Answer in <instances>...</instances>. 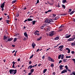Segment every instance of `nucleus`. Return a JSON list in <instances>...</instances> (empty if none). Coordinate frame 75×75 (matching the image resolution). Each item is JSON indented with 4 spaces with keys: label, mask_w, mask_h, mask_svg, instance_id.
I'll use <instances>...</instances> for the list:
<instances>
[{
    "label": "nucleus",
    "mask_w": 75,
    "mask_h": 75,
    "mask_svg": "<svg viewBox=\"0 0 75 75\" xmlns=\"http://www.w3.org/2000/svg\"><path fill=\"white\" fill-rule=\"evenodd\" d=\"M9 72L11 74H16L17 73V70H13L11 69L9 70Z\"/></svg>",
    "instance_id": "nucleus-1"
},
{
    "label": "nucleus",
    "mask_w": 75,
    "mask_h": 75,
    "mask_svg": "<svg viewBox=\"0 0 75 75\" xmlns=\"http://www.w3.org/2000/svg\"><path fill=\"white\" fill-rule=\"evenodd\" d=\"M64 55L63 54L62 55L60 54L58 56V59H60V58H61V59H63L64 58Z\"/></svg>",
    "instance_id": "nucleus-2"
},
{
    "label": "nucleus",
    "mask_w": 75,
    "mask_h": 75,
    "mask_svg": "<svg viewBox=\"0 0 75 75\" xmlns=\"http://www.w3.org/2000/svg\"><path fill=\"white\" fill-rule=\"evenodd\" d=\"M63 47L64 45H61L59 47V48H60V49H59V50L60 51H62L63 50V49H62V48H63Z\"/></svg>",
    "instance_id": "nucleus-3"
},
{
    "label": "nucleus",
    "mask_w": 75,
    "mask_h": 75,
    "mask_svg": "<svg viewBox=\"0 0 75 75\" xmlns=\"http://www.w3.org/2000/svg\"><path fill=\"white\" fill-rule=\"evenodd\" d=\"M16 62H12V64H13V66H12V68H16V67H17V66H16V67H14V65H15V64H16Z\"/></svg>",
    "instance_id": "nucleus-4"
},
{
    "label": "nucleus",
    "mask_w": 75,
    "mask_h": 75,
    "mask_svg": "<svg viewBox=\"0 0 75 75\" xmlns=\"http://www.w3.org/2000/svg\"><path fill=\"white\" fill-rule=\"evenodd\" d=\"M64 67V65H60L59 66V67L60 68V71H61V70H62V69H63L62 68H63Z\"/></svg>",
    "instance_id": "nucleus-5"
},
{
    "label": "nucleus",
    "mask_w": 75,
    "mask_h": 75,
    "mask_svg": "<svg viewBox=\"0 0 75 75\" xmlns=\"http://www.w3.org/2000/svg\"><path fill=\"white\" fill-rule=\"evenodd\" d=\"M4 3H5V2L1 4V8H4Z\"/></svg>",
    "instance_id": "nucleus-6"
},
{
    "label": "nucleus",
    "mask_w": 75,
    "mask_h": 75,
    "mask_svg": "<svg viewBox=\"0 0 75 75\" xmlns=\"http://www.w3.org/2000/svg\"><path fill=\"white\" fill-rule=\"evenodd\" d=\"M13 40V38H10L9 39H8L7 41H6V42H7L8 41H12Z\"/></svg>",
    "instance_id": "nucleus-7"
},
{
    "label": "nucleus",
    "mask_w": 75,
    "mask_h": 75,
    "mask_svg": "<svg viewBox=\"0 0 75 75\" xmlns=\"http://www.w3.org/2000/svg\"><path fill=\"white\" fill-rule=\"evenodd\" d=\"M66 50H68V52H67V53H68V54H69V53H70L71 50L69 49L68 48H66Z\"/></svg>",
    "instance_id": "nucleus-8"
},
{
    "label": "nucleus",
    "mask_w": 75,
    "mask_h": 75,
    "mask_svg": "<svg viewBox=\"0 0 75 75\" xmlns=\"http://www.w3.org/2000/svg\"><path fill=\"white\" fill-rule=\"evenodd\" d=\"M74 38H70L69 39L67 40L68 41H74Z\"/></svg>",
    "instance_id": "nucleus-9"
},
{
    "label": "nucleus",
    "mask_w": 75,
    "mask_h": 75,
    "mask_svg": "<svg viewBox=\"0 0 75 75\" xmlns=\"http://www.w3.org/2000/svg\"><path fill=\"white\" fill-rule=\"evenodd\" d=\"M65 72H67V70L64 69V70L62 71L61 72V74H64V73H65Z\"/></svg>",
    "instance_id": "nucleus-10"
},
{
    "label": "nucleus",
    "mask_w": 75,
    "mask_h": 75,
    "mask_svg": "<svg viewBox=\"0 0 75 75\" xmlns=\"http://www.w3.org/2000/svg\"><path fill=\"white\" fill-rule=\"evenodd\" d=\"M32 47H33V48H34L35 46V44L34 43V42H33L32 44Z\"/></svg>",
    "instance_id": "nucleus-11"
},
{
    "label": "nucleus",
    "mask_w": 75,
    "mask_h": 75,
    "mask_svg": "<svg viewBox=\"0 0 75 75\" xmlns=\"http://www.w3.org/2000/svg\"><path fill=\"white\" fill-rule=\"evenodd\" d=\"M24 35H25L26 37H27V39H28V35L27 34V33L25 32L24 33Z\"/></svg>",
    "instance_id": "nucleus-12"
},
{
    "label": "nucleus",
    "mask_w": 75,
    "mask_h": 75,
    "mask_svg": "<svg viewBox=\"0 0 75 75\" xmlns=\"http://www.w3.org/2000/svg\"><path fill=\"white\" fill-rule=\"evenodd\" d=\"M49 21L50 22H48V24H51V22H54V21H53V20H52V19H50Z\"/></svg>",
    "instance_id": "nucleus-13"
},
{
    "label": "nucleus",
    "mask_w": 75,
    "mask_h": 75,
    "mask_svg": "<svg viewBox=\"0 0 75 75\" xmlns=\"http://www.w3.org/2000/svg\"><path fill=\"white\" fill-rule=\"evenodd\" d=\"M54 35V32H52L51 33L49 34L50 36H52Z\"/></svg>",
    "instance_id": "nucleus-14"
},
{
    "label": "nucleus",
    "mask_w": 75,
    "mask_h": 75,
    "mask_svg": "<svg viewBox=\"0 0 75 75\" xmlns=\"http://www.w3.org/2000/svg\"><path fill=\"white\" fill-rule=\"evenodd\" d=\"M33 68V67H32V65H30L29 67H28V69H31V68Z\"/></svg>",
    "instance_id": "nucleus-15"
},
{
    "label": "nucleus",
    "mask_w": 75,
    "mask_h": 75,
    "mask_svg": "<svg viewBox=\"0 0 75 75\" xmlns=\"http://www.w3.org/2000/svg\"><path fill=\"white\" fill-rule=\"evenodd\" d=\"M67 14V13H62L61 14H59L60 16H66Z\"/></svg>",
    "instance_id": "nucleus-16"
},
{
    "label": "nucleus",
    "mask_w": 75,
    "mask_h": 75,
    "mask_svg": "<svg viewBox=\"0 0 75 75\" xmlns=\"http://www.w3.org/2000/svg\"><path fill=\"white\" fill-rule=\"evenodd\" d=\"M35 22H37V21H32V24L33 25H34L35 24Z\"/></svg>",
    "instance_id": "nucleus-17"
},
{
    "label": "nucleus",
    "mask_w": 75,
    "mask_h": 75,
    "mask_svg": "<svg viewBox=\"0 0 75 75\" xmlns=\"http://www.w3.org/2000/svg\"><path fill=\"white\" fill-rule=\"evenodd\" d=\"M45 23H48V19L47 18L45 21Z\"/></svg>",
    "instance_id": "nucleus-18"
},
{
    "label": "nucleus",
    "mask_w": 75,
    "mask_h": 75,
    "mask_svg": "<svg viewBox=\"0 0 75 75\" xmlns=\"http://www.w3.org/2000/svg\"><path fill=\"white\" fill-rule=\"evenodd\" d=\"M59 37H57L56 38H55L54 40H59Z\"/></svg>",
    "instance_id": "nucleus-19"
},
{
    "label": "nucleus",
    "mask_w": 75,
    "mask_h": 75,
    "mask_svg": "<svg viewBox=\"0 0 75 75\" xmlns=\"http://www.w3.org/2000/svg\"><path fill=\"white\" fill-rule=\"evenodd\" d=\"M73 74V75L72 74ZM75 75V71H73L72 72L71 74H70L69 75Z\"/></svg>",
    "instance_id": "nucleus-20"
},
{
    "label": "nucleus",
    "mask_w": 75,
    "mask_h": 75,
    "mask_svg": "<svg viewBox=\"0 0 75 75\" xmlns=\"http://www.w3.org/2000/svg\"><path fill=\"white\" fill-rule=\"evenodd\" d=\"M47 71V69H44L43 71V73L45 74V72H46Z\"/></svg>",
    "instance_id": "nucleus-21"
},
{
    "label": "nucleus",
    "mask_w": 75,
    "mask_h": 75,
    "mask_svg": "<svg viewBox=\"0 0 75 75\" xmlns=\"http://www.w3.org/2000/svg\"><path fill=\"white\" fill-rule=\"evenodd\" d=\"M28 21H33V19L31 18H28Z\"/></svg>",
    "instance_id": "nucleus-22"
},
{
    "label": "nucleus",
    "mask_w": 75,
    "mask_h": 75,
    "mask_svg": "<svg viewBox=\"0 0 75 75\" xmlns=\"http://www.w3.org/2000/svg\"><path fill=\"white\" fill-rule=\"evenodd\" d=\"M41 38H42V36H41L40 37V38H38L37 40V41H40Z\"/></svg>",
    "instance_id": "nucleus-23"
},
{
    "label": "nucleus",
    "mask_w": 75,
    "mask_h": 75,
    "mask_svg": "<svg viewBox=\"0 0 75 75\" xmlns=\"http://www.w3.org/2000/svg\"><path fill=\"white\" fill-rule=\"evenodd\" d=\"M34 69H33L30 70V72L32 73L33 72H34Z\"/></svg>",
    "instance_id": "nucleus-24"
},
{
    "label": "nucleus",
    "mask_w": 75,
    "mask_h": 75,
    "mask_svg": "<svg viewBox=\"0 0 75 75\" xmlns=\"http://www.w3.org/2000/svg\"><path fill=\"white\" fill-rule=\"evenodd\" d=\"M47 29V31H50V27H48L46 28Z\"/></svg>",
    "instance_id": "nucleus-25"
},
{
    "label": "nucleus",
    "mask_w": 75,
    "mask_h": 75,
    "mask_svg": "<svg viewBox=\"0 0 75 75\" xmlns=\"http://www.w3.org/2000/svg\"><path fill=\"white\" fill-rule=\"evenodd\" d=\"M7 37H6V36L4 35V36L3 40H6V39H7Z\"/></svg>",
    "instance_id": "nucleus-26"
},
{
    "label": "nucleus",
    "mask_w": 75,
    "mask_h": 75,
    "mask_svg": "<svg viewBox=\"0 0 75 75\" xmlns=\"http://www.w3.org/2000/svg\"><path fill=\"white\" fill-rule=\"evenodd\" d=\"M71 35H69L66 37V38H69V37H71Z\"/></svg>",
    "instance_id": "nucleus-27"
},
{
    "label": "nucleus",
    "mask_w": 75,
    "mask_h": 75,
    "mask_svg": "<svg viewBox=\"0 0 75 75\" xmlns=\"http://www.w3.org/2000/svg\"><path fill=\"white\" fill-rule=\"evenodd\" d=\"M50 61H51L52 62H54V59L52 58L51 60H50Z\"/></svg>",
    "instance_id": "nucleus-28"
},
{
    "label": "nucleus",
    "mask_w": 75,
    "mask_h": 75,
    "mask_svg": "<svg viewBox=\"0 0 75 75\" xmlns=\"http://www.w3.org/2000/svg\"><path fill=\"white\" fill-rule=\"evenodd\" d=\"M62 2L63 3H67V0H63Z\"/></svg>",
    "instance_id": "nucleus-29"
},
{
    "label": "nucleus",
    "mask_w": 75,
    "mask_h": 75,
    "mask_svg": "<svg viewBox=\"0 0 75 75\" xmlns=\"http://www.w3.org/2000/svg\"><path fill=\"white\" fill-rule=\"evenodd\" d=\"M62 8H63L64 9H65V6L64 5H62Z\"/></svg>",
    "instance_id": "nucleus-30"
},
{
    "label": "nucleus",
    "mask_w": 75,
    "mask_h": 75,
    "mask_svg": "<svg viewBox=\"0 0 75 75\" xmlns=\"http://www.w3.org/2000/svg\"><path fill=\"white\" fill-rule=\"evenodd\" d=\"M33 57H34V54H32L31 56H30L29 59H31Z\"/></svg>",
    "instance_id": "nucleus-31"
},
{
    "label": "nucleus",
    "mask_w": 75,
    "mask_h": 75,
    "mask_svg": "<svg viewBox=\"0 0 75 75\" xmlns=\"http://www.w3.org/2000/svg\"><path fill=\"white\" fill-rule=\"evenodd\" d=\"M66 58H71V56H66Z\"/></svg>",
    "instance_id": "nucleus-32"
},
{
    "label": "nucleus",
    "mask_w": 75,
    "mask_h": 75,
    "mask_svg": "<svg viewBox=\"0 0 75 75\" xmlns=\"http://www.w3.org/2000/svg\"><path fill=\"white\" fill-rule=\"evenodd\" d=\"M16 0L13 1H12V4H14V3H16Z\"/></svg>",
    "instance_id": "nucleus-33"
},
{
    "label": "nucleus",
    "mask_w": 75,
    "mask_h": 75,
    "mask_svg": "<svg viewBox=\"0 0 75 75\" xmlns=\"http://www.w3.org/2000/svg\"><path fill=\"white\" fill-rule=\"evenodd\" d=\"M16 17H18V16H19V13H16Z\"/></svg>",
    "instance_id": "nucleus-34"
},
{
    "label": "nucleus",
    "mask_w": 75,
    "mask_h": 75,
    "mask_svg": "<svg viewBox=\"0 0 75 75\" xmlns=\"http://www.w3.org/2000/svg\"><path fill=\"white\" fill-rule=\"evenodd\" d=\"M59 18V17H56L55 18V20H58Z\"/></svg>",
    "instance_id": "nucleus-35"
},
{
    "label": "nucleus",
    "mask_w": 75,
    "mask_h": 75,
    "mask_svg": "<svg viewBox=\"0 0 75 75\" xmlns=\"http://www.w3.org/2000/svg\"><path fill=\"white\" fill-rule=\"evenodd\" d=\"M63 25H61L60 27H59V29L60 28H62V27H63L64 26H62Z\"/></svg>",
    "instance_id": "nucleus-36"
},
{
    "label": "nucleus",
    "mask_w": 75,
    "mask_h": 75,
    "mask_svg": "<svg viewBox=\"0 0 75 75\" xmlns=\"http://www.w3.org/2000/svg\"><path fill=\"white\" fill-rule=\"evenodd\" d=\"M51 67H54V64H52L50 65Z\"/></svg>",
    "instance_id": "nucleus-37"
},
{
    "label": "nucleus",
    "mask_w": 75,
    "mask_h": 75,
    "mask_svg": "<svg viewBox=\"0 0 75 75\" xmlns=\"http://www.w3.org/2000/svg\"><path fill=\"white\" fill-rule=\"evenodd\" d=\"M74 13V11H71L70 13V14L71 15V14H73V13Z\"/></svg>",
    "instance_id": "nucleus-38"
},
{
    "label": "nucleus",
    "mask_w": 75,
    "mask_h": 75,
    "mask_svg": "<svg viewBox=\"0 0 75 75\" xmlns=\"http://www.w3.org/2000/svg\"><path fill=\"white\" fill-rule=\"evenodd\" d=\"M16 41H17V38H15L14 39V42H16Z\"/></svg>",
    "instance_id": "nucleus-39"
},
{
    "label": "nucleus",
    "mask_w": 75,
    "mask_h": 75,
    "mask_svg": "<svg viewBox=\"0 0 75 75\" xmlns=\"http://www.w3.org/2000/svg\"><path fill=\"white\" fill-rule=\"evenodd\" d=\"M29 65H31V64H32V62H31V61H30L29 62Z\"/></svg>",
    "instance_id": "nucleus-40"
},
{
    "label": "nucleus",
    "mask_w": 75,
    "mask_h": 75,
    "mask_svg": "<svg viewBox=\"0 0 75 75\" xmlns=\"http://www.w3.org/2000/svg\"><path fill=\"white\" fill-rule=\"evenodd\" d=\"M34 34L35 35H37V31H35Z\"/></svg>",
    "instance_id": "nucleus-41"
},
{
    "label": "nucleus",
    "mask_w": 75,
    "mask_h": 75,
    "mask_svg": "<svg viewBox=\"0 0 75 75\" xmlns=\"http://www.w3.org/2000/svg\"><path fill=\"white\" fill-rule=\"evenodd\" d=\"M48 58L50 60H50H51V59H52V58H51V57H48Z\"/></svg>",
    "instance_id": "nucleus-42"
},
{
    "label": "nucleus",
    "mask_w": 75,
    "mask_h": 75,
    "mask_svg": "<svg viewBox=\"0 0 75 75\" xmlns=\"http://www.w3.org/2000/svg\"><path fill=\"white\" fill-rule=\"evenodd\" d=\"M44 26L43 25L41 27V28L42 29H43V28H44Z\"/></svg>",
    "instance_id": "nucleus-43"
},
{
    "label": "nucleus",
    "mask_w": 75,
    "mask_h": 75,
    "mask_svg": "<svg viewBox=\"0 0 75 75\" xmlns=\"http://www.w3.org/2000/svg\"><path fill=\"white\" fill-rule=\"evenodd\" d=\"M71 11L72 9H69V12L70 13V12H71Z\"/></svg>",
    "instance_id": "nucleus-44"
},
{
    "label": "nucleus",
    "mask_w": 75,
    "mask_h": 75,
    "mask_svg": "<svg viewBox=\"0 0 75 75\" xmlns=\"http://www.w3.org/2000/svg\"><path fill=\"white\" fill-rule=\"evenodd\" d=\"M71 54H75V52H74V51H72Z\"/></svg>",
    "instance_id": "nucleus-45"
},
{
    "label": "nucleus",
    "mask_w": 75,
    "mask_h": 75,
    "mask_svg": "<svg viewBox=\"0 0 75 75\" xmlns=\"http://www.w3.org/2000/svg\"><path fill=\"white\" fill-rule=\"evenodd\" d=\"M66 59H64L63 60V62H66Z\"/></svg>",
    "instance_id": "nucleus-46"
},
{
    "label": "nucleus",
    "mask_w": 75,
    "mask_h": 75,
    "mask_svg": "<svg viewBox=\"0 0 75 75\" xmlns=\"http://www.w3.org/2000/svg\"><path fill=\"white\" fill-rule=\"evenodd\" d=\"M62 62V60H60L59 62V64L60 63H61Z\"/></svg>",
    "instance_id": "nucleus-47"
},
{
    "label": "nucleus",
    "mask_w": 75,
    "mask_h": 75,
    "mask_svg": "<svg viewBox=\"0 0 75 75\" xmlns=\"http://www.w3.org/2000/svg\"><path fill=\"white\" fill-rule=\"evenodd\" d=\"M39 0H37L36 4H38V3H39Z\"/></svg>",
    "instance_id": "nucleus-48"
},
{
    "label": "nucleus",
    "mask_w": 75,
    "mask_h": 75,
    "mask_svg": "<svg viewBox=\"0 0 75 75\" xmlns=\"http://www.w3.org/2000/svg\"><path fill=\"white\" fill-rule=\"evenodd\" d=\"M72 61H74V63L75 64V59H72Z\"/></svg>",
    "instance_id": "nucleus-49"
},
{
    "label": "nucleus",
    "mask_w": 75,
    "mask_h": 75,
    "mask_svg": "<svg viewBox=\"0 0 75 75\" xmlns=\"http://www.w3.org/2000/svg\"><path fill=\"white\" fill-rule=\"evenodd\" d=\"M65 68L66 69H68V66H67H67H65Z\"/></svg>",
    "instance_id": "nucleus-50"
},
{
    "label": "nucleus",
    "mask_w": 75,
    "mask_h": 75,
    "mask_svg": "<svg viewBox=\"0 0 75 75\" xmlns=\"http://www.w3.org/2000/svg\"><path fill=\"white\" fill-rule=\"evenodd\" d=\"M51 11H52V10L50 9L48 11V12H51Z\"/></svg>",
    "instance_id": "nucleus-51"
},
{
    "label": "nucleus",
    "mask_w": 75,
    "mask_h": 75,
    "mask_svg": "<svg viewBox=\"0 0 75 75\" xmlns=\"http://www.w3.org/2000/svg\"><path fill=\"white\" fill-rule=\"evenodd\" d=\"M61 44V43H59V44L58 45H57V46H54V48H56V47H57V46H58V45H59V44Z\"/></svg>",
    "instance_id": "nucleus-52"
},
{
    "label": "nucleus",
    "mask_w": 75,
    "mask_h": 75,
    "mask_svg": "<svg viewBox=\"0 0 75 75\" xmlns=\"http://www.w3.org/2000/svg\"><path fill=\"white\" fill-rule=\"evenodd\" d=\"M52 16H54V17H55V16H56V14H52Z\"/></svg>",
    "instance_id": "nucleus-53"
},
{
    "label": "nucleus",
    "mask_w": 75,
    "mask_h": 75,
    "mask_svg": "<svg viewBox=\"0 0 75 75\" xmlns=\"http://www.w3.org/2000/svg\"><path fill=\"white\" fill-rule=\"evenodd\" d=\"M57 7H60V6H59V4H58V6H57Z\"/></svg>",
    "instance_id": "nucleus-54"
},
{
    "label": "nucleus",
    "mask_w": 75,
    "mask_h": 75,
    "mask_svg": "<svg viewBox=\"0 0 75 75\" xmlns=\"http://www.w3.org/2000/svg\"><path fill=\"white\" fill-rule=\"evenodd\" d=\"M73 21H74V22H75V18H73Z\"/></svg>",
    "instance_id": "nucleus-55"
},
{
    "label": "nucleus",
    "mask_w": 75,
    "mask_h": 75,
    "mask_svg": "<svg viewBox=\"0 0 75 75\" xmlns=\"http://www.w3.org/2000/svg\"><path fill=\"white\" fill-rule=\"evenodd\" d=\"M41 65H42V64H39L38 65V67H40V66H41Z\"/></svg>",
    "instance_id": "nucleus-56"
},
{
    "label": "nucleus",
    "mask_w": 75,
    "mask_h": 75,
    "mask_svg": "<svg viewBox=\"0 0 75 75\" xmlns=\"http://www.w3.org/2000/svg\"><path fill=\"white\" fill-rule=\"evenodd\" d=\"M52 74H53V75H55V72H53L52 73Z\"/></svg>",
    "instance_id": "nucleus-57"
},
{
    "label": "nucleus",
    "mask_w": 75,
    "mask_h": 75,
    "mask_svg": "<svg viewBox=\"0 0 75 75\" xmlns=\"http://www.w3.org/2000/svg\"><path fill=\"white\" fill-rule=\"evenodd\" d=\"M62 31V29H60V30H59V32Z\"/></svg>",
    "instance_id": "nucleus-58"
},
{
    "label": "nucleus",
    "mask_w": 75,
    "mask_h": 75,
    "mask_svg": "<svg viewBox=\"0 0 75 75\" xmlns=\"http://www.w3.org/2000/svg\"><path fill=\"white\" fill-rule=\"evenodd\" d=\"M40 51V49H38L36 51V52H38Z\"/></svg>",
    "instance_id": "nucleus-59"
},
{
    "label": "nucleus",
    "mask_w": 75,
    "mask_h": 75,
    "mask_svg": "<svg viewBox=\"0 0 75 75\" xmlns=\"http://www.w3.org/2000/svg\"><path fill=\"white\" fill-rule=\"evenodd\" d=\"M31 74H32V73H29L28 75H31Z\"/></svg>",
    "instance_id": "nucleus-60"
},
{
    "label": "nucleus",
    "mask_w": 75,
    "mask_h": 75,
    "mask_svg": "<svg viewBox=\"0 0 75 75\" xmlns=\"http://www.w3.org/2000/svg\"><path fill=\"white\" fill-rule=\"evenodd\" d=\"M44 58H45V56H43L42 57V59H44Z\"/></svg>",
    "instance_id": "nucleus-61"
},
{
    "label": "nucleus",
    "mask_w": 75,
    "mask_h": 75,
    "mask_svg": "<svg viewBox=\"0 0 75 75\" xmlns=\"http://www.w3.org/2000/svg\"><path fill=\"white\" fill-rule=\"evenodd\" d=\"M18 61H20V59H18Z\"/></svg>",
    "instance_id": "nucleus-62"
},
{
    "label": "nucleus",
    "mask_w": 75,
    "mask_h": 75,
    "mask_svg": "<svg viewBox=\"0 0 75 75\" xmlns=\"http://www.w3.org/2000/svg\"><path fill=\"white\" fill-rule=\"evenodd\" d=\"M8 22H9V21L7 20V21L6 22L8 24Z\"/></svg>",
    "instance_id": "nucleus-63"
},
{
    "label": "nucleus",
    "mask_w": 75,
    "mask_h": 75,
    "mask_svg": "<svg viewBox=\"0 0 75 75\" xmlns=\"http://www.w3.org/2000/svg\"><path fill=\"white\" fill-rule=\"evenodd\" d=\"M50 4V5H51V6H52V5H53V3H52V4Z\"/></svg>",
    "instance_id": "nucleus-64"
}]
</instances>
